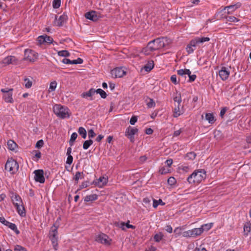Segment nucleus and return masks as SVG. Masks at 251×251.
I'll use <instances>...</instances> for the list:
<instances>
[{"mask_svg":"<svg viewBox=\"0 0 251 251\" xmlns=\"http://www.w3.org/2000/svg\"><path fill=\"white\" fill-rule=\"evenodd\" d=\"M166 37H160L154 39L148 44V48L150 51H154L164 48L168 43Z\"/></svg>","mask_w":251,"mask_h":251,"instance_id":"f257e3e1","label":"nucleus"},{"mask_svg":"<svg viewBox=\"0 0 251 251\" xmlns=\"http://www.w3.org/2000/svg\"><path fill=\"white\" fill-rule=\"evenodd\" d=\"M206 177V172L203 169L195 171L187 178V181L190 184L199 183Z\"/></svg>","mask_w":251,"mask_h":251,"instance_id":"f03ea898","label":"nucleus"},{"mask_svg":"<svg viewBox=\"0 0 251 251\" xmlns=\"http://www.w3.org/2000/svg\"><path fill=\"white\" fill-rule=\"evenodd\" d=\"M53 111L58 117L62 119L69 118L71 115L69 109L61 104H55L53 107Z\"/></svg>","mask_w":251,"mask_h":251,"instance_id":"7ed1b4c3","label":"nucleus"},{"mask_svg":"<svg viewBox=\"0 0 251 251\" xmlns=\"http://www.w3.org/2000/svg\"><path fill=\"white\" fill-rule=\"evenodd\" d=\"M5 169L8 171L10 174H15L18 171L19 164L18 162L12 158H8L5 165Z\"/></svg>","mask_w":251,"mask_h":251,"instance_id":"20e7f679","label":"nucleus"},{"mask_svg":"<svg viewBox=\"0 0 251 251\" xmlns=\"http://www.w3.org/2000/svg\"><path fill=\"white\" fill-rule=\"evenodd\" d=\"M60 219L59 218L56 221L55 223L53 225V226L51 227V229L49 233L50 238L52 242L54 249L56 250L57 247L58 245L57 241H58V232L57 229L58 227V226H56V223L58 220Z\"/></svg>","mask_w":251,"mask_h":251,"instance_id":"39448f33","label":"nucleus"},{"mask_svg":"<svg viewBox=\"0 0 251 251\" xmlns=\"http://www.w3.org/2000/svg\"><path fill=\"white\" fill-rule=\"evenodd\" d=\"M203 232L202 228H195L191 230L185 231L182 233V236L186 238H195L201 235Z\"/></svg>","mask_w":251,"mask_h":251,"instance_id":"423d86ee","label":"nucleus"},{"mask_svg":"<svg viewBox=\"0 0 251 251\" xmlns=\"http://www.w3.org/2000/svg\"><path fill=\"white\" fill-rule=\"evenodd\" d=\"M12 88H2L1 89V92L4 93L3 95V99L4 101L7 103H13V99L12 98Z\"/></svg>","mask_w":251,"mask_h":251,"instance_id":"0eeeda50","label":"nucleus"},{"mask_svg":"<svg viewBox=\"0 0 251 251\" xmlns=\"http://www.w3.org/2000/svg\"><path fill=\"white\" fill-rule=\"evenodd\" d=\"M38 58V54L34 50L26 49L25 50L24 59L30 62H34Z\"/></svg>","mask_w":251,"mask_h":251,"instance_id":"6e6552de","label":"nucleus"},{"mask_svg":"<svg viewBox=\"0 0 251 251\" xmlns=\"http://www.w3.org/2000/svg\"><path fill=\"white\" fill-rule=\"evenodd\" d=\"M0 222L4 225L8 226L11 229L15 232L17 234L20 233L19 230L17 229V227L15 224L11 223L3 217H0Z\"/></svg>","mask_w":251,"mask_h":251,"instance_id":"1a4fd4ad","label":"nucleus"},{"mask_svg":"<svg viewBox=\"0 0 251 251\" xmlns=\"http://www.w3.org/2000/svg\"><path fill=\"white\" fill-rule=\"evenodd\" d=\"M96 241L101 244L109 245L110 244L111 239L109 237L103 233L98 235L96 238Z\"/></svg>","mask_w":251,"mask_h":251,"instance_id":"9d476101","label":"nucleus"},{"mask_svg":"<svg viewBox=\"0 0 251 251\" xmlns=\"http://www.w3.org/2000/svg\"><path fill=\"white\" fill-rule=\"evenodd\" d=\"M126 71L122 67H117L111 71V74L113 77H122L126 75Z\"/></svg>","mask_w":251,"mask_h":251,"instance_id":"9b49d317","label":"nucleus"},{"mask_svg":"<svg viewBox=\"0 0 251 251\" xmlns=\"http://www.w3.org/2000/svg\"><path fill=\"white\" fill-rule=\"evenodd\" d=\"M138 129L136 128H133L129 126L126 130L125 135L127 136L130 140L133 142L134 139V135L137 133Z\"/></svg>","mask_w":251,"mask_h":251,"instance_id":"f8f14e48","label":"nucleus"},{"mask_svg":"<svg viewBox=\"0 0 251 251\" xmlns=\"http://www.w3.org/2000/svg\"><path fill=\"white\" fill-rule=\"evenodd\" d=\"M35 174L34 179L36 182L43 183L45 182V177L44 176V171L43 170H37L34 171Z\"/></svg>","mask_w":251,"mask_h":251,"instance_id":"ddd939ff","label":"nucleus"},{"mask_svg":"<svg viewBox=\"0 0 251 251\" xmlns=\"http://www.w3.org/2000/svg\"><path fill=\"white\" fill-rule=\"evenodd\" d=\"M67 16L65 14L60 16L58 18V16L55 15L54 25L56 26H61L67 21Z\"/></svg>","mask_w":251,"mask_h":251,"instance_id":"4468645a","label":"nucleus"},{"mask_svg":"<svg viewBox=\"0 0 251 251\" xmlns=\"http://www.w3.org/2000/svg\"><path fill=\"white\" fill-rule=\"evenodd\" d=\"M198 44L194 39L191 40L186 47V50L188 54L192 53L196 49Z\"/></svg>","mask_w":251,"mask_h":251,"instance_id":"2eb2a0df","label":"nucleus"},{"mask_svg":"<svg viewBox=\"0 0 251 251\" xmlns=\"http://www.w3.org/2000/svg\"><path fill=\"white\" fill-rule=\"evenodd\" d=\"M18 61V59L16 57L14 56H8L2 60V63L5 65L9 64L16 65L17 64Z\"/></svg>","mask_w":251,"mask_h":251,"instance_id":"dca6fc26","label":"nucleus"},{"mask_svg":"<svg viewBox=\"0 0 251 251\" xmlns=\"http://www.w3.org/2000/svg\"><path fill=\"white\" fill-rule=\"evenodd\" d=\"M219 75L222 80H226L229 75V71L226 68L223 67L219 72Z\"/></svg>","mask_w":251,"mask_h":251,"instance_id":"f3484780","label":"nucleus"},{"mask_svg":"<svg viewBox=\"0 0 251 251\" xmlns=\"http://www.w3.org/2000/svg\"><path fill=\"white\" fill-rule=\"evenodd\" d=\"M177 74L179 75V78H180V80H185L186 78V75H190L191 72L189 69H180L177 71Z\"/></svg>","mask_w":251,"mask_h":251,"instance_id":"a211bd4d","label":"nucleus"},{"mask_svg":"<svg viewBox=\"0 0 251 251\" xmlns=\"http://www.w3.org/2000/svg\"><path fill=\"white\" fill-rule=\"evenodd\" d=\"M10 197L14 206H16V203H17V204L23 203L21 197L17 194L12 193Z\"/></svg>","mask_w":251,"mask_h":251,"instance_id":"6ab92c4d","label":"nucleus"},{"mask_svg":"<svg viewBox=\"0 0 251 251\" xmlns=\"http://www.w3.org/2000/svg\"><path fill=\"white\" fill-rule=\"evenodd\" d=\"M85 17L94 22H96L98 20V17L96 15V12L94 11L87 12L85 14Z\"/></svg>","mask_w":251,"mask_h":251,"instance_id":"aec40b11","label":"nucleus"},{"mask_svg":"<svg viewBox=\"0 0 251 251\" xmlns=\"http://www.w3.org/2000/svg\"><path fill=\"white\" fill-rule=\"evenodd\" d=\"M15 207L16 208L17 212L21 216L24 217L25 215V210L23 205V203H21L20 204H17V203H16Z\"/></svg>","mask_w":251,"mask_h":251,"instance_id":"412c9836","label":"nucleus"},{"mask_svg":"<svg viewBox=\"0 0 251 251\" xmlns=\"http://www.w3.org/2000/svg\"><path fill=\"white\" fill-rule=\"evenodd\" d=\"M241 4L240 3L238 2L234 5H230L229 6H226L225 7V9H227V13L230 14L232 12L234 11L236 9L238 8L241 6Z\"/></svg>","mask_w":251,"mask_h":251,"instance_id":"4be33fe9","label":"nucleus"},{"mask_svg":"<svg viewBox=\"0 0 251 251\" xmlns=\"http://www.w3.org/2000/svg\"><path fill=\"white\" fill-rule=\"evenodd\" d=\"M196 43L199 45L203 44L204 42H208L210 40V38L207 37H196L194 38Z\"/></svg>","mask_w":251,"mask_h":251,"instance_id":"5701e85b","label":"nucleus"},{"mask_svg":"<svg viewBox=\"0 0 251 251\" xmlns=\"http://www.w3.org/2000/svg\"><path fill=\"white\" fill-rule=\"evenodd\" d=\"M154 67V63L152 60L149 61L146 65H145L144 68L146 72L151 71Z\"/></svg>","mask_w":251,"mask_h":251,"instance_id":"b1692460","label":"nucleus"},{"mask_svg":"<svg viewBox=\"0 0 251 251\" xmlns=\"http://www.w3.org/2000/svg\"><path fill=\"white\" fill-rule=\"evenodd\" d=\"M205 119L209 123L211 124L215 122L214 116L212 113H206L205 114Z\"/></svg>","mask_w":251,"mask_h":251,"instance_id":"393cba45","label":"nucleus"},{"mask_svg":"<svg viewBox=\"0 0 251 251\" xmlns=\"http://www.w3.org/2000/svg\"><path fill=\"white\" fill-rule=\"evenodd\" d=\"M84 177V174L83 172H77L73 177V179L77 183L79 179H82Z\"/></svg>","mask_w":251,"mask_h":251,"instance_id":"a878e982","label":"nucleus"},{"mask_svg":"<svg viewBox=\"0 0 251 251\" xmlns=\"http://www.w3.org/2000/svg\"><path fill=\"white\" fill-rule=\"evenodd\" d=\"M107 182V178L104 177V176H101V177H100L98 179V182H97V183L98 184V185L100 186V187H101L104 185H105Z\"/></svg>","mask_w":251,"mask_h":251,"instance_id":"bb28decb","label":"nucleus"},{"mask_svg":"<svg viewBox=\"0 0 251 251\" xmlns=\"http://www.w3.org/2000/svg\"><path fill=\"white\" fill-rule=\"evenodd\" d=\"M98 198V196L96 194H92L86 196L84 198L85 202H89L96 200Z\"/></svg>","mask_w":251,"mask_h":251,"instance_id":"cd10ccee","label":"nucleus"},{"mask_svg":"<svg viewBox=\"0 0 251 251\" xmlns=\"http://www.w3.org/2000/svg\"><path fill=\"white\" fill-rule=\"evenodd\" d=\"M180 105L176 106L173 110V116L175 118L178 117L182 114L179 108Z\"/></svg>","mask_w":251,"mask_h":251,"instance_id":"c85d7f7f","label":"nucleus"},{"mask_svg":"<svg viewBox=\"0 0 251 251\" xmlns=\"http://www.w3.org/2000/svg\"><path fill=\"white\" fill-rule=\"evenodd\" d=\"M7 146L9 150L14 151L17 147V144L12 140H9L7 142Z\"/></svg>","mask_w":251,"mask_h":251,"instance_id":"c756f323","label":"nucleus"},{"mask_svg":"<svg viewBox=\"0 0 251 251\" xmlns=\"http://www.w3.org/2000/svg\"><path fill=\"white\" fill-rule=\"evenodd\" d=\"M78 132L79 134L81 135L83 139H85L86 138L87 132L86 129L84 127H79L78 129Z\"/></svg>","mask_w":251,"mask_h":251,"instance_id":"7c9ffc66","label":"nucleus"},{"mask_svg":"<svg viewBox=\"0 0 251 251\" xmlns=\"http://www.w3.org/2000/svg\"><path fill=\"white\" fill-rule=\"evenodd\" d=\"M93 143V141L91 139L86 140L83 144V148L84 150L88 149Z\"/></svg>","mask_w":251,"mask_h":251,"instance_id":"2f4dec72","label":"nucleus"},{"mask_svg":"<svg viewBox=\"0 0 251 251\" xmlns=\"http://www.w3.org/2000/svg\"><path fill=\"white\" fill-rule=\"evenodd\" d=\"M196 156V154L194 152H190L187 153L185 158L186 160H194Z\"/></svg>","mask_w":251,"mask_h":251,"instance_id":"473e14b6","label":"nucleus"},{"mask_svg":"<svg viewBox=\"0 0 251 251\" xmlns=\"http://www.w3.org/2000/svg\"><path fill=\"white\" fill-rule=\"evenodd\" d=\"M163 237V235L162 232H159L157 234H156L153 237L154 240L156 242H160Z\"/></svg>","mask_w":251,"mask_h":251,"instance_id":"72a5a7b5","label":"nucleus"},{"mask_svg":"<svg viewBox=\"0 0 251 251\" xmlns=\"http://www.w3.org/2000/svg\"><path fill=\"white\" fill-rule=\"evenodd\" d=\"M114 225L116 226L121 228L122 230H126V223L124 222H115Z\"/></svg>","mask_w":251,"mask_h":251,"instance_id":"f704fd0d","label":"nucleus"},{"mask_svg":"<svg viewBox=\"0 0 251 251\" xmlns=\"http://www.w3.org/2000/svg\"><path fill=\"white\" fill-rule=\"evenodd\" d=\"M159 204H160L161 205H165V202H164L162 201V200H161V199H159L158 201L156 200H153V207L154 208H156Z\"/></svg>","mask_w":251,"mask_h":251,"instance_id":"c9c22d12","label":"nucleus"},{"mask_svg":"<svg viewBox=\"0 0 251 251\" xmlns=\"http://www.w3.org/2000/svg\"><path fill=\"white\" fill-rule=\"evenodd\" d=\"M96 93L100 94L101 98L102 99H105L107 97V94L105 92L100 88L96 90Z\"/></svg>","mask_w":251,"mask_h":251,"instance_id":"e433bc0d","label":"nucleus"},{"mask_svg":"<svg viewBox=\"0 0 251 251\" xmlns=\"http://www.w3.org/2000/svg\"><path fill=\"white\" fill-rule=\"evenodd\" d=\"M251 223H246L244 226V231L246 233V235H248V233L251 231Z\"/></svg>","mask_w":251,"mask_h":251,"instance_id":"4c0bfd02","label":"nucleus"},{"mask_svg":"<svg viewBox=\"0 0 251 251\" xmlns=\"http://www.w3.org/2000/svg\"><path fill=\"white\" fill-rule=\"evenodd\" d=\"M57 53L59 56L63 57H68L70 55V53L66 50L59 51Z\"/></svg>","mask_w":251,"mask_h":251,"instance_id":"58836bf2","label":"nucleus"},{"mask_svg":"<svg viewBox=\"0 0 251 251\" xmlns=\"http://www.w3.org/2000/svg\"><path fill=\"white\" fill-rule=\"evenodd\" d=\"M57 86V82L55 81H52L50 83L49 89V92L55 91Z\"/></svg>","mask_w":251,"mask_h":251,"instance_id":"ea45409f","label":"nucleus"},{"mask_svg":"<svg viewBox=\"0 0 251 251\" xmlns=\"http://www.w3.org/2000/svg\"><path fill=\"white\" fill-rule=\"evenodd\" d=\"M148 99L149 100V102H147V105L148 108L154 107L155 106V103L153 100L151 98H148Z\"/></svg>","mask_w":251,"mask_h":251,"instance_id":"a19ab883","label":"nucleus"},{"mask_svg":"<svg viewBox=\"0 0 251 251\" xmlns=\"http://www.w3.org/2000/svg\"><path fill=\"white\" fill-rule=\"evenodd\" d=\"M212 226V224H206L202 225L200 228H202L203 230V232L204 230L207 231L209 230Z\"/></svg>","mask_w":251,"mask_h":251,"instance_id":"79ce46f5","label":"nucleus"},{"mask_svg":"<svg viewBox=\"0 0 251 251\" xmlns=\"http://www.w3.org/2000/svg\"><path fill=\"white\" fill-rule=\"evenodd\" d=\"M24 81H25V87L26 88H29L32 86V81L30 80L29 79L25 78Z\"/></svg>","mask_w":251,"mask_h":251,"instance_id":"37998d69","label":"nucleus"},{"mask_svg":"<svg viewBox=\"0 0 251 251\" xmlns=\"http://www.w3.org/2000/svg\"><path fill=\"white\" fill-rule=\"evenodd\" d=\"M171 80L174 84H177L180 81V78H178V80H177L176 75H174L171 76Z\"/></svg>","mask_w":251,"mask_h":251,"instance_id":"c03bdc74","label":"nucleus"},{"mask_svg":"<svg viewBox=\"0 0 251 251\" xmlns=\"http://www.w3.org/2000/svg\"><path fill=\"white\" fill-rule=\"evenodd\" d=\"M174 100L175 102H177L178 105H180V103L182 101L180 93L178 94L176 97L174 98Z\"/></svg>","mask_w":251,"mask_h":251,"instance_id":"a18cd8bd","label":"nucleus"},{"mask_svg":"<svg viewBox=\"0 0 251 251\" xmlns=\"http://www.w3.org/2000/svg\"><path fill=\"white\" fill-rule=\"evenodd\" d=\"M61 4V0H53L52 2V6L54 8H58L60 7Z\"/></svg>","mask_w":251,"mask_h":251,"instance_id":"49530a36","label":"nucleus"},{"mask_svg":"<svg viewBox=\"0 0 251 251\" xmlns=\"http://www.w3.org/2000/svg\"><path fill=\"white\" fill-rule=\"evenodd\" d=\"M14 251H27L26 249L20 245H16L15 246Z\"/></svg>","mask_w":251,"mask_h":251,"instance_id":"de8ad7c7","label":"nucleus"},{"mask_svg":"<svg viewBox=\"0 0 251 251\" xmlns=\"http://www.w3.org/2000/svg\"><path fill=\"white\" fill-rule=\"evenodd\" d=\"M83 59L78 58L77 59L72 60L71 64H80L83 63Z\"/></svg>","mask_w":251,"mask_h":251,"instance_id":"09e8293b","label":"nucleus"},{"mask_svg":"<svg viewBox=\"0 0 251 251\" xmlns=\"http://www.w3.org/2000/svg\"><path fill=\"white\" fill-rule=\"evenodd\" d=\"M227 20L230 22H238L239 20H238L237 18L234 16H229L227 18Z\"/></svg>","mask_w":251,"mask_h":251,"instance_id":"8fccbe9b","label":"nucleus"},{"mask_svg":"<svg viewBox=\"0 0 251 251\" xmlns=\"http://www.w3.org/2000/svg\"><path fill=\"white\" fill-rule=\"evenodd\" d=\"M44 38H45V43H46L50 44V43H52L53 41V39L51 37L47 36V35H45Z\"/></svg>","mask_w":251,"mask_h":251,"instance_id":"3c124183","label":"nucleus"},{"mask_svg":"<svg viewBox=\"0 0 251 251\" xmlns=\"http://www.w3.org/2000/svg\"><path fill=\"white\" fill-rule=\"evenodd\" d=\"M88 135L89 138L91 139V138H93V137H94L96 136V133H95L94 131L92 129H91L88 130Z\"/></svg>","mask_w":251,"mask_h":251,"instance_id":"603ef678","label":"nucleus"},{"mask_svg":"<svg viewBox=\"0 0 251 251\" xmlns=\"http://www.w3.org/2000/svg\"><path fill=\"white\" fill-rule=\"evenodd\" d=\"M151 51H150L149 48H148V45L146 48H143L142 51V53L146 55H149Z\"/></svg>","mask_w":251,"mask_h":251,"instance_id":"864d4df0","label":"nucleus"},{"mask_svg":"<svg viewBox=\"0 0 251 251\" xmlns=\"http://www.w3.org/2000/svg\"><path fill=\"white\" fill-rule=\"evenodd\" d=\"M176 180L174 177H170L168 179V183L170 185L175 184Z\"/></svg>","mask_w":251,"mask_h":251,"instance_id":"5fc2aeb1","label":"nucleus"},{"mask_svg":"<svg viewBox=\"0 0 251 251\" xmlns=\"http://www.w3.org/2000/svg\"><path fill=\"white\" fill-rule=\"evenodd\" d=\"M67 155L68 156V157L67 158L66 163L69 165H71L73 162V157L71 155V154Z\"/></svg>","mask_w":251,"mask_h":251,"instance_id":"6e6d98bb","label":"nucleus"},{"mask_svg":"<svg viewBox=\"0 0 251 251\" xmlns=\"http://www.w3.org/2000/svg\"><path fill=\"white\" fill-rule=\"evenodd\" d=\"M43 145H44L43 140H40L38 141H37V142L36 143L35 147L39 149V148H41V147H42L43 146Z\"/></svg>","mask_w":251,"mask_h":251,"instance_id":"4d7b16f0","label":"nucleus"},{"mask_svg":"<svg viewBox=\"0 0 251 251\" xmlns=\"http://www.w3.org/2000/svg\"><path fill=\"white\" fill-rule=\"evenodd\" d=\"M182 230V228L181 227H177L175 229L174 232L179 236L181 234Z\"/></svg>","mask_w":251,"mask_h":251,"instance_id":"13d9d810","label":"nucleus"},{"mask_svg":"<svg viewBox=\"0 0 251 251\" xmlns=\"http://www.w3.org/2000/svg\"><path fill=\"white\" fill-rule=\"evenodd\" d=\"M189 76V80L188 81L189 82H193L195 80L197 76L196 75H191V74L190 75H188Z\"/></svg>","mask_w":251,"mask_h":251,"instance_id":"bf43d9fd","label":"nucleus"},{"mask_svg":"<svg viewBox=\"0 0 251 251\" xmlns=\"http://www.w3.org/2000/svg\"><path fill=\"white\" fill-rule=\"evenodd\" d=\"M137 116H132L130 120V124L131 125H134L136 122L137 121Z\"/></svg>","mask_w":251,"mask_h":251,"instance_id":"052dcab7","label":"nucleus"},{"mask_svg":"<svg viewBox=\"0 0 251 251\" xmlns=\"http://www.w3.org/2000/svg\"><path fill=\"white\" fill-rule=\"evenodd\" d=\"M38 41L39 44H42L45 43L44 35L40 36L38 38Z\"/></svg>","mask_w":251,"mask_h":251,"instance_id":"680f3d73","label":"nucleus"},{"mask_svg":"<svg viewBox=\"0 0 251 251\" xmlns=\"http://www.w3.org/2000/svg\"><path fill=\"white\" fill-rule=\"evenodd\" d=\"M227 108L226 107H223L221 110V111H220V116L221 117H223L224 115V114H225V113L226 112V111H227Z\"/></svg>","mask_w":251,"mask_h":251,"instance_id":"e2e57ef3","label":"nucleus"},{"mask_svg":"<svg viewBox=\"0 0 251 251\" xmlns=\"http://www.w3.org/2000/svg\"><path fill=\"white\" fill-rule=\"evenodd\" d=\"M165 230L167 232L171 233L173 232V228L170 225H167L166 226Z\"/></svg>","mask_w":251,"mask_h":251,"instance_id":"0e129e2a","label":"nucleus"},{"mask_svg":"<svg viewBox=\"0 0 251 251\" xmlns=\"http://www.w3.org/2000/svg\"><path fill=\"white\" fill-rule=\"evenodd\" d=\"M179 168L180 170H182L183 171L186 172H187L189 169V167L187 166H181L179 167Z\"/></svg>","mask_w":251,"mask_h":251,"instance_id":"69168bd1","label":"nucleus"},{"mask_svg":"<svg viewBox=\"0 0 251 251\" xmlns=\"http://www.w3.org/2000/svg\"><path fill=\"white\" fill-rule=\"evenodd\" d=\"M81 97L83 98L91 97V95L89 91L84 92L81 94Z\"/></svg>","mask_w":251,"mask_h":251,"instance_id":"338daca9","label":"nucleus"},{"mask_svg":"<svg viewBox=\"0 0 251 251\" xmlns=\"http://www.w3.org/2000/svg\"><path fill=\"white\" fill-rule=\"evenodd\" d=\"M173 162V159H167L166 161H165V163L169 167H170L171 165L172 164Z\"/></svg>","mask_w":251,"mask_h":251,"instance_id":"774afa93","label":"nucleus"}]
</instances>
